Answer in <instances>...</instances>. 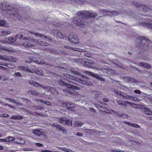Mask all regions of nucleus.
<instances>
[{"label":"nucleus","mask_w":152,"mask_h":152,"mask_svg":"<svg viewBox=\"0 0 152 152\" xmlns=\"http://www.w3.org/2000/svg\"><path fill=\"white\" fill-rule=\"evenodd\" d=\"M134 92L136 94H140L141 93V92L139 90H134Z\"/></svg>","instance_id":"nucleus-45"},{"label":"nucleus","mask_w":152,"mask_h":152,"mask_svg":"<svg viewBox=\"0 0 152 152\" xmlns=\"http://www.w3.org/2000/svg\"><path fill=\"white\" fill-rule=\"evenodd\" d=\"M59 84L61 85L65 86L69 89L73 91L74 90H78L80 89V87H77L69 84L66 83L61 80H60L58 81Z\"/></svg>","instance_id":"nucleus-7"},{"label":"nucleus","mask_w":152,"mask_h":152,"mask_svg":"<svg viewBox=\"0 0 152 152\" xmlns=\"http://www.w3.org/2000/svg\"><path fill=\"white\" fill-rule=\"evenodd\" d=\"M133 4L134 5H135L137 7H142V6L141 4H139L138 3H137L136 2H135L134 1H133Z\"/></svg>","instance_id":"nucleus-41"},{"label":"nucleus","mask_w":152,"mask_h":152,"mask_svg":"<svg viewBox=\"0 0 152 152\" xmlns=\"http://www.w3.org/2000/svg\"><path fill=\"white\" fill-rule=\"evenodd\" d=\"M23 118V117L20 115H13L10 118V119L15 120H20Z\"/></svg>","instance_id":"nucleus-25"},{"label":"nucleus","mask_w":152,"mask_h":152,"mask_svg":"<svg viewBox=\"0 0 152 152\" xmlns=\"http://www.w3.org/2000/svg\"><path fill=\"white\" fill-rule=\"evenodd\" d=\"M0 42L3 43H8V42L7 40L2 39L0 40Z\"/></svg>","instance_id":"nucleus-40"},{"label":"nucleus","mask_w":152,"mask_h":152,"mask_svg":"<svg viewBox=\"0 0 152 152\" xmlns=\"http://www.w3.org/2000/svg\"><path fill=\"white\" fill-rule=\"evenodd\" d=\"M49 152H53V151L49 150Z\"/></svg>","instance_id":"nucleus-63"},{"label":"nucleus","mask_w":152,"mask_h":152,"mask_svg":"<svg viewBox=\"0 0 152 152\" xmlns=\"http://www.w3.org/2000/svg\"><path fill=\"white\" fill-rule=\"evenodd\" d=\"M101 12L103 13H106L104 14V15H109L110 16L117 15L118 13L116 12L107 11L105 10H102Z\"/></svg>","instance_id":"nucleus-11"},{"label":"nucleus","mask_w":152,"mask_h":152,"mask_svg":"<svg viewBox=\"0 0 152 152\" xmlns=\"http://www.w3.org/2000/svg\"><path fill=\"white\" fill-rule=\"evenodd\" d=\"M35 35L37 37L41 38V39L42 40H46L48 39V38L47 37H45L44 36L41 35L39 34H36Z\"/></svg>","instance_id":"nucleus-26"},{"label":"nucleus","mask_w":152,"mask_h":152,"mask_svg":"<svg viewBox=\"0 0 152 152\" xmlns=\"http://www.w3.org/2000/svg\"><path fill=\"white\" fill-rule=\"evenodd\" d=\"M119 150H117V149H114L113 150H112V152H123V151H119Z\"/></svg>","instance_id":"nucleus-44"},{"label":"nucleus","mask_w":152,"mask_h":152,"mask_svg":"<svg viewBox=\"0 0 152 152\" xmlns=\"http://www.w3.org/2000/svg\"><path fill=\"white\" fill-rule=\"evenodd\" d=\"M64 47L68 49H71L73 50L81 52H84V55L88 57H90L91 56V55L89 52L86 51L84 50L81 49L76 48H72L70 46H64Z\"/></svg>","instance_id":"nucleus-8"},{"label":"nucleus","mask_w":152,"mask_h":152,"mask_svg":"<svg viewBox=\"0 0 152 152\" xmlns=\"http://www.w3.org/2000/svg\"><path fill=\"white\" fill-rule=\"evenodd\" d=\"M63 104L66 106V108L67 109L71 110L72 111L74 110V108L72 107V102H69V103H64Z\"/></svg>","instance_id":"nucleus-18"},{"label":"nucleus","mask_w":152,"mask_h":152,"mask_svg":"<svg viewBox=\"0 0 152 152\" xmlns=\"http://www.w3.org/2000/svg\"><path fill=\"white\" fill-rule=\"evenodd\" d=\"M51 33L52 35L57 38H62L63 37V36L62 34L57 30L55 29L51 31Z\"/></svg>","instance_id":"nucleus-12"},{"label":"nucleus","mask_w":152,"mask_h":152,"mask_svg":"<svg viewBox=\"0 0 152 152\" xmlns=\"http://www.w3.org/2000/svg\"><path fill=\"white\" fill-rule=\"evenodd\" d=\"M76 134L77 135L80 136H81L82 135V133L80 132H77Z\"/></svg>","instance_id":"nucleus-51"},{"label":"nucleus","mask_w":152,"mask_h":152,"mask_svg":"<svg viewBox=\"0 0 152 152\" xmlns=\"http://www.w3.org/2000/svg\"><path fill=\"white\" fill-rule=\"evenodd\" d=\"M32 132L34 134L38 136H40L44 134L43 130L41 129H33L32 131Z\"/></svg>","instance_id":"nucleus-16"},{"label":"nucleus","mask_w":152,"mask_h":152,"mask_svg":"<svg viewBox=\"0 0 152 152\" xmlns=\"http://www.w3.org/2000/svg\"><path fill=\"white\" fill-rule=\"evenodd\" d=\"M35 101L40 104H45L48 106H50L52 104L51 103L49 102L44 101L41 99H36Z\"/></svg>","instance_id":"nucleus-17"},{"label":"nucleus","mask_w":152,"mask_h":152,"mask_svg":"<svg viewBox=\"0 0 152 152\" xmlns=\"http://www.w3.org/2000/svg\"><path fill=\"white\" fill-rule=\"evenodd\" d=\"M139 41H140V45L139 47L141 49V50H146L148 48V45L147 44L146 45H143L142 44V43L144 42H150V40H149L147 38H146L143 36H141L137 38V42H138Z\"/></svg>","instance_id":"nucleus-5"},{"label":"nucleus","mask_w":152,"mask_h":152,"mask_svg":"<svg viewBox=\"0 0 152 152\" xmlns=\"http://www.w3.org/2000/svg\"><path fill=\"white\" fill-rule=\"evenodd\" d=\"M0 68L3 70H5L6 71H7V70H8L7 68H6L3 66H0Z\"/></svg>","instance_id":"nucleus-47"},{"label":"nucleus","mask_w":152,"mask_h":152,"mask_svg":"<svg viewBox=\"0 0 152 152\" xmlns=\"http://www.w3.org/2000/svg\"><path fill=\"white\" fill-rule=\"evenodd\" d=\"M62 150L66 152L67 151V148H62Z\"/></svg>","instance_id":"nucleus-54"},{"label":"nucleus","mask_w":152,"mask_h":152,"mask_svg":"<svg viewBox=\"0 0 152 152\" xmlns=\"http://www.w3.org/2000/svg\"><path fill=\"white\" fill-rule=\"evenodd\" d=\"M1 33L3 36H7L10 34L11 32L10 31L5 30L1 31Z\"/></svg>","instance_id":"nucleus-24"},{"label":"nucleus","mask_w":152,"mask_h":152,"mask_svg":"<svg viewBox=\"0 0 152 152\" xmlns=\"http://www.w3.org/2000/svg\"><path fill=\"white\" fill-rule=\"evenodd\" d=\"M0 142H7L6 139H0Z\"/></svg>","instance_id":"nucleus-48"},{"label":"nucleus","mask_w":152,"mask_h":152,"mask_svg":"<svg viewBox=\"0 0 152 152\" xmlns=\"http://www.w3.org/2000/svg\"><path fill=\"white\" fill-rule=\"evenodd\" d=\"M126 123L128 125H131L132 126L136 128H139L140 127V126L136 124H131L129 123L126 122Z\"/></svg>","instance_id":"nucleus-38"},{"label":"nucleus","mask_w":152,"mask_h":152,"mask_svg":"<svg viewBox=\"0 0 152 152\" xmlns=\"http://www.w3.org/2000/svg\"><path fill=\"white\" fill-rule=\"evenodd\" d=\"M77 18L75 17L72 19L73 23L77 26H81L84 25V24L83 20L79 19L80 18L92 17L94 18L96 15V13L95 12L88 11H80L77 13Z\"/></svg>","instance_id":"nucleus-4"},{"label":"nucleus","mask_w":152,"mask_h":152,"mask_svg":"<svg viewBox=\"0 0 152 152\" xmlns=\"http://www.w3.org/2000/svg\"><path fill=\"white\" fill-rule=\"evenodd\" d=\"M59 122L63 124H68L71 125L72 121L70 120H67L66 118L62 117L60 118Z\"/></svg>","instance_id":"nucleus-10"},{"label":"nucleus","mask_w":152,"mask_h":152,"mask_svg":"<svg viewBox=\"0 0 152 152\" xmlns=\"http://www.w3.org/2000/svg\"><path fill=\"white\" fill-rule=\"evenodd\" d=\"M126 98L127 99H131L133 100H134V101H139V99H138L137 98V97H133V96H128V98Z\"/></svg>","instance_id":"nucleus-30"},{"label":"nucleus","mask_w":152,"mask_h":152,"mask_svg":"<svg viewBox=\"0 0 152 152\" xmlns=\"http://www.w3.org/2000/svg\"><path fill=\"white\" fill-rule=\"evenodd\" d=\"M7 142H10L14 140L15 138L9 136L8 137H6Z\"/></svg>","instance_id":"nucleus-31"},{"label":"nucleus","mask_w":152,"mask_h":152,"mask_svg":"<svg viewBox=\"0 0 152 152\" xmlns=\"http://www.w3.org/2000/svg\"><path fill=\"white\" fill-rule=\"evenodd\" d=\"M69 41L73 43L77 44L79 43V39L77 36L76 35H73L72 38L69 37Z\"/></svg>","instance_id":"nucleus-15"},{"label":"nucleus","mask_w":152,"mask_h":152,"mask_svg":"<svg viewBox=\"0 0 152 152\" xmlns=\"http://www.w3.org/2000/svg\"><path fill=\"white\" fill-rule=\"evenodd\" d=\"M28 93L30 94L35 96H37L38 95V94L37 92L32 90L29 91Z\"/></svg>","instance_id":"nucleus-37"},{"label":"nucleus","mask_w":152,"mask_h":152,"mask_svg":"<svg viewBox=\"0 0 152 152\" xmlns=\"http://www.w3.org/2000/svg\"><path fill=\"white\" fill-rule=\"evenodd\" d=\"M143 25L148 28H150L152 29V23H145Z\"/></svg>","instance_id":"nucleus-33"},{"label":"nucleus","mask_w":152,"mask_h":152,"mask_svg":"<svg viewBox=\"0 0 152 152\" xmlns=\"http://www.w3.org/2000/svg\"><path fill=\"white\" fill-rule=\"evenodd\" d=\"M42 152H49V150H43L42 151Z\"/></svg>","instance_id":"nucleus-58"},{"label":"nucleus","mask_w":152,"mask_h":152,"mask_svg":"<svg viewBox=\"0 0 152 152\" xmlns=\"http://www.w3.org/2000/svg\"><path fill=\"white\" fill-rule=\"evenodd\" d=\"M0 8L6 11V16L8 18H13L15 20H22V17L18 13L19 11L21 9L19 5L9 3H1L0 4Z\"/></svg>","instance_id":"nucleus-1"},{"label":"nucleus","mask_w":152,"mask_h":152,"mask_svg":"<svg viewBox=\"0 0 152 152\" xmlns=\"http://www.w3.org/2000/svg\"><path fill=\"white\" fill-rule=\"evenodd\" d=\"M6 99L9 100L10 101L9 102H12L14 103H16L18 105L19 104L20 105H21L22 104L21 103L16 102V101L13 98H6Z\"/></svg>","instance_id":"nucleus-28"},{"label":"nucleus","mask_w":152,"mask_h":152,"mask_svg":"<svg viewBox=\"0 0 152 152\" xmlns=\"http://www.w3.org/2000/svg\"><path fill=\"white\" fill-rule=\"evenodd\" d=\"M85 73L88 75H91L93 77H95V78L101 80H104V79L103 78L100 77L99 75L97 74H93L91 72L88 71H86L85 72Z\"/></svg>","instance_id":"nucleus-14"},{"label":"nucleus","mask_w":152,"mask_h":152,"mask_svg":"<svg viewBox=\"0 0 152 152\" xmlns=\"http://www.w3.org/2000/svg\"><path fill=\"white\" fill-rule=\"evenodd\" d=\"M18 38H19L20 41H19L20 45H23L26 47H31L36 46L38 45H40L41 46H47L48 44L43 41H39L37 40L32 39L30 38H27L26 37H23V35L21 33L18 34L16 35Z\"/></svg>","instance_id":"nucleus-3"},{"label":"nucleus","mask_w":152,"mask_h":152,"mask_svg":"<svg viewBox=\"0 0 152 152\" xmlns=\"http://www.w3.org/2000/svg\"><path fill=\"white\" fill-rule=\"evenodd\" d=\"M6 105H7L9 106H10V107H12V106H10V105H9L8 104H6Z\"/></svg>","instance_id":"nucleus-60"},{"label":"nucleus","mask_w":152,"mask_h":152,"mask_svg":"<svg viewBox=\"0 0 152 152\" xmlns=\"http://www.w3.org/2000/svg\"><path fill=\"white\" fill-rule=\"evenodd\" d=\"M139 65L144 68H146L147 69H150L151 68V66L148 64L145 63H139Z\"/></svg>","instance_id":"nucleus-22"},{"label":"nucleus","mask_w":152,"mask_h":152,"mask_svg":"<svg viewBox=\"0 0 152 152\" xmlns=\"http://www.w3.org/2000/svg\"><path fill=\"white\" fill-rule=\"evenodd\" d=\"M0 64L3 66H7L8 68H13L14 67V65H12L10 63L7 64L4 63H0Z\"/></svg>","instance_id":"nucleus-23"},{"label":"nucleus","mask_w":152,"mask_h":152,"mask_svg":"<svg viewBox=\"0 0 152 152\" xmlns=\"http://www.w3.org/2000/svg\"><path fill=\"white\" fill-rule=\"evenodd\" d=\"M125 104H132V103L129 102H125Z\"/></svg>","instance_id":"nucleus-55"},{"label":"nucleus","mask_w":152,"mask_h":152,"mask_svg":"<svg viewBox=\"0 0 152 152\" xmlns=\"http://www.w3.org/2000/svg\"><path fill=\"white\" fill-rule=\"evenodd\" d=\"M150 119L152 120V116L150 117Z\"/></svg>","instance_id":"nucleus-61"},{"label":"nucleus","mask_w":152,"mask_h":152,"mask_svg":"<svg viewBox=\"0 0 152 152\" xmlns=\"http://www.w3.org/2000/svg\"><path fill=\"white\" fill-rule=\"evenodd\" d=\"M83 124V123L80 121H76L75 122L74 125L75 126H81Z\"/></svg>","instance_id":"nucleus-34"},{"label":"nucleus","mask_w":152,"mask_h":152,"mask_svg":"<svg viewBox=\"0 0 152 152\" xmlns=\"http://www.w3.org/2000/svg\"><path fill=\"white\" fill-rule=\"evenodd\" d=\"M70 71L75 75H77L80 77V78L76 77L69 74L64 73L62 79L66 80L69 83L74 84H77V83H80L86 85L91 86L92 85V83L86 78V76L81 74L80 72L75 71L73 69H70Z\"/></svg>","instance_id":"nucleus-2"},{"label":"nucleus","mask_w":152,"mask_h":152,"mask_svg":"<svg viewBox=\"0 0 152 152\" xmlns=\"http://www.w3.org/2000/svg\"><path fill=\"white\" fill-rule=\"evenodd\" d=\"M144 112L147 115H152V112L150 111L148 109H145V110Z\"/></svg>","instance_id":"nucleus-35"},{"label":"nucleus","mask_w":152,"mask_h":152,"mask_svg":"<svg viewBox=\"0 0 152 152\" xmlns=\"http://www.w3.org/2000/svg\"><path fill=\"white\" fill-rule=\"evenodd\" d=\"M53 125L55 126L56 127L57 129L58 130L62 131L63 133H64L66 131V130L63 127H61L60 125H58L56 123H54Z\"/></svg>","instance_id":"nucleus-20"},{"label":"nucleus","mask_w":152,"mask_h":152,"mask_svg":"<svg viewBox=\"0 0 152 152\" xmlns=\"http://www.w3.org/2000/svg\"><path fill=\"white\" fill-rule=\"evenodd\" d=\"M15 75L17 76H21L20 73V72H17L15 74Z\"/></svg>","instance_id":"nucleus-52"},{"label":"nucleus","mask_w":152,"mask_h":152,"mask_svg":"<svg viewBox=\"0 0 152 152\" xmlns=\"http://www.w3.org/2000/svg\"><path fill=\"white\" fill-rule=\"evenodd\" d=\"M6 22L4 20H0V26L4 27H6L7 26Z\"/></svg>","instance_id":"nucleus-36"},{"label":"nucleus","mask_w":152,"mask_h":152,"mask_svg":"<svg viewBox=\"0 0 152 152\" xmlns=\"http://www.w3.org/2000/svg\"><path fill=\"white\" fill-rule=\"evenodd\" d=\"M103 100L106 102H108L109 101V99L107 98H103Z\"/></svg>","instance_id":"nucleus-50"},{"label":"nucleus","mask_w":152,"mask_h":152,"mask_svg":"<svg viewBox=\"0 0 152 152\" xmlns=\"http://www.w3.org/2000/svg\"><path fill=\"white\" fill-rule=\"evenodd\" d=\"M32 62H36L37 64H46L45 62L42 61H39L38 60H37V61H35L33 60H31V61H30L29 63H31Z\"/></svg>","instance_id":"nucleus-27"},{"label":"nucleus","mask_w":152,"mask_h":152,"mask_svg":"<svg viewBox=\"0 0 152 152\" xmlns=\"http://www.w3.org/2000/svg\"><path fill=\"white\" fill-rule=\"evenodd\" d=\"M2 117L4 118H7L9 117H10V116L7 114H3L2 115Z\"/></svg>","instance_id":"nucleus-49"},{"label":"nucleus","mask_w":152,"mask_h":152,"mask_svg":"<svg viewBox=\"0 0 152 152\" xmlns=\"http://www.w3.org/2000/svg\"><path fill=\"white\" fill-rule=\"evenodd\" d=\"M0 49L1 50H3L4 51H8L9 52H12V50L11 48L9 47H4L0 45Z\"/></svg>","instance_id":"nucleus-21"},{"label":"nucleus","mask_w":152,"mask_h":152,"mask_svg":"<svg viewBox=\"0 0 152 152\" xmlns=\"http://www.w3.org/2000/svg\"><path fill=\"white\" fill-rule=\"evenodd\" d=\"M115 93L117 94L120 95L121 94L120 93H119L118 92H115Z\"/></svg>","instance_id":"nucleus-59"},{"label":"nucleus","mask_w":152,"mask_h":152,"mask_svg":"<svg viewBox=\"0 0 152 152\" xmlns=\"http://www.w3.org/2000/svg\"><path fill=\"white\" fill-rule=\"evenodd\" d=\"M2 134H0V137L2 136Z\"/></svg>","instance_id":"nucleus-64"},{"label":"nucleus","mask_w":152,"mask_h":152,"mask_svg":"<svg viewBox=\"0 0 152 152\" xmlns=\"http://www.w3.org/2000/svg\"><path fill=\"white\" fill-rule=\"evenodd\" d=\"M82 63L88 67L99 69L98 65L96 64H94V62L91 60H89L88 61H83Z\"/></svg>","instance_id":"nucleus-6"},{"label":"nucleus","mask_w":152,"mask_h":152,"mask_svg":"<svg viewBox=\"0 0 152 152\" xmlns=\"http://www.w3.org/2000/svg\"><path fill=\"white\" fill-rule=\"evenodd\" d=\"M17 38L16 37H9L8 39V44H12L14 45H16L17 42H16Z\"/></svg>","instance_id":"nucleus-19"},{"label":"nucleus","mask_w":152,"mask_h":152,"mask_svg":"<svg viewBox=\"0 0 152 152\" xmlns=\"http://www.w3.org/2000/svg\"><path fill=\"white\" fill-rule=\"evenodd\" d=\"M18 68L19 69H21L23 70L26 71H28V69L27 68V67L25 66H19L18 67Z\"/></svg>","instance_id":"nucleus-32"},{"label":"nucleus","mask_w":152,"mask_h":152,"mask_svg":"<svg viewBox=\"0 0 152 152\" xmlns=\"http://www.w3.org/2000/svg\"><path fill=\"white\" fill-rule=\"evenodd\" d=\"M30 83L31 84L35 86H37L41 88H42L45 89H53V88H51L49 87H45L43 86L40 85L38 83H36L34 81H31L30 82Z\"/></svg>","instance_id":"nucleus-13"},{"label":"nucleus","mask_w":152,"mask_h":152,"mask_svg":"<svg viewBox=\"0 0 152 152\" xmlns=\"http://www.w3.org/2000/svg\"><path fill=\"white\" fill-rule=\"evenodd\" d=\"M0 59L5 60L8 62H15L17 61V59L10 56H2L0 55Z\"/></svg>","instance_id":"nucleus-9"},{"label":"nucleus","mask_w":152,"mask_h":152,"mask_svg":"<svg viewBox=\"0 0 152 152\" xmlns=\"http://www.w3.org/2000/svg\"><path fill=\"white\" fill-rule=\"evenodd\" d=\"M36 144L37 146L39 147H42L43 146V145L42 144H40L39 143H36Z\"/></svg>","instance_id":"nucleus-46"},{"label":"nucleus","mask_w":152,"mask_h":152,"mask_svg":"<svg viewBox=\"0 0 152 152\" xmlns=\"http://www.w3.org/2000/svg\"><path fill=\"white\" fill-rule=\"evenodd\" d=\"M6 99L9 100L10 101L9 102H12L14 103H16L18 105L19 104L20 105H21L22 104L21 103L16 102V101L13 98H6Z\"/></svg>","instance_id":"nucleus-29"},{"label":"nucleus","mask_w":152,"mask_h":152,"mask_svg":"<svg viewBox=\"0 0 152 152\" xmlns=\"http://www.w3.org/2000/svg\"><path fill=\"white\" fill-rule=\"evenodd\" d=\"M67 152H72V151L69 149H67V151H66Z\"/></svg>","instance_id":"nucleus-57"},{"label":"nucleus","mask_w":152,"mask_h":152,"mask_svg":"<svg viewBox=\"0 0 152 152\" xmlns=\"http://www.w3.org/2000/svg\"><path fill=\"white\" fill-rule=\"evenodd\" d=\"M35 73L39 75H42L43 74L42 73V72H41L38 70H36L35 71Z\"/></svg>","instance_id":"nucleus-42"},{"label":"nucleus","mask_w":152,"mask_h":152,"mask_svg":"<svg viewBox=\"0 0 152 152\" xmlns=\"http://www.w3.org/2000/svg\"><path fill=\"white\" fill-rule=\"evenodd\" d=\"M7 77L6 76H0V80H5L7 79Z\"/></svg>","instance_id":"nucleus-39"},{"label":"nucleus","mask_w":152,"mask_h":152,"mask_svg":"<svg viewBox=\"0 0 152 152\" xmlns=\"http://www.w3.org/2000/svg\"><path fill=\"white\" fill-rule=\"evenodd\" d=\"M143 9L144 10H145L146 11L148 10V8L146 6H144V7H143Z\"/></svg>","instance_id":"nucleus-53"},{"label":"nucleus","mask_w":152,"mask_h":152,"mask_svg":"<svg viewBox=\"0 0 152 152\" xmlns=\"http://www.w3.org/2000/svg\"><path fill=\"white\" fill-rule=\"evenodd\" d=\"M132 81H134V79H132Z\"/></svg>","instance_id":"nucleus-62"},{"label":"nucleus","mask_w":152,"mask_h":152,"mask_svg":"<svg viewBox=\"0 0 152 152\" xmlns=\"http://www.w3.org/2000/svg\"><path fill=\"white\" fill-rule=\"evenodd\" d=\"M118 103L120 105H123L124 104V103H123L120 100H118L117 101Z\"/></svg>","instance_id":"nucleus-43"},{"label":"nucleus","mask_w":152,"mask_h":152,"mask_svg":"<svg viewBox=\"0 0 152 152\" xmlns=\"http://www.w3.org/2000/svg\"><path fill=\"white\" fill-rule=\"evenodd\" d=\"M4 148V147L3 146L0 145V150H1Z\"/></svg>","instance_id":"nucleus-56"}]
</instances>
